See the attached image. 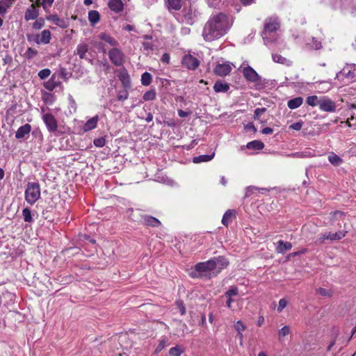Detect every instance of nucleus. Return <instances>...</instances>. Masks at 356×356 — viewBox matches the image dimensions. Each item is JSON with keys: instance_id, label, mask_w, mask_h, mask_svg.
Instances as JSON below:
<instances>
[{"instance_id": "obj_27", "label": "nucleus", "mask_w": 356, "mask_h": 356, "mask_svg": "<svg viewBox=\"0 0 356 356\" xmlns=\"http://www.w3.org/2000/svg\"><path fill=\"white\" fill-rule=\"evenodd\" d=\"M229 89V85L227 83H223L222 81H217L214 86L213 90L216 92H226Z\"/></svg>"}, {"instance_id": "obj_60", "label": "nucleus", "mask_w": 356, "mask_h": 356, "mask_svg": "<svg viewBox=\"0 0 356 356\" xmlns=\"http://www.w3.org/2000/svg\"><path fill=\"white\" fill-rule=\"evenodd\" d=\"M153 120V115L151 113H148L145 118V121L147 122H150Z\"/></svg>"}, {"instance_id": "obj_33", "label": "nucleus", "mask_w": 356, "mask_h": 356, "mask_svg": "<svg viewBox=\"0 0 356 356\" xmlns=\"http://www.w3.org/2000/svg\"><path fill=\"white\" fill-rule=\"evenodd\" d=\"M264 147V143L260 140H253L247 145L248 149H253L257 150L262 149Z\"/></svg>"}, {"instance_id": "obj_22", "label": "nucleus", "mask_w": 356, "mask_h": 356, "mask_svg": "<svg viewBox=\"0 0 356 356\" xmlns=\"http://www.w3.org/2000/svg\"><path fill=\"white\" fill-rule=\"evenodd\" d=\"M46 19L53 22L60 28H66L67 24L63 19L60 18L57 15H49L46 16Z\"/></svg>"}, {"instance_id": "obj_19", "label": "nucleus", "mask_w": 356, "mask_h": 356, "mask_svg": "<svg viewBox=\"0 0 356 356\" xmlns=\"http://www.w3.org/2000/svg\"><path fill=\"white\" fill-rule=\"evenodd\" d=\"M88 50V44L85 42H81L77 45L75 54L78 55L81 59H86V53Z\"/></svg>"}, {"instance_id": "obj_18", "label": "nucleus", "mask_w": 356, "mask_h": 356, "mask_svg": "<svg viewBox=\"0 0 356 356\" xmlns=\"http://www.w3.org/2000/svg\"><path fill=\"white\" fill-rule=\"evenodd\" d=\"M99 116L97 115L87 120L83 126V131L87 132L95 129L97 126Z\"/></svg>"}, {"instance_id": "obj_48", "label": "nucleus", "mask_w": 356, "mask_h": 356, "mask_svg": "<svg viewBox=\"0 0 356 356\" xmlns=\"http://www.w3.org/2000/svg\"><path fill=\"white\" fill-rule=\"evenodd\" d=\"M234 328H235V330L238 332V333H240V332H243V331L245 330L246 327H245V325L243 323V322H242L241 321H238L234 324Z\"/></svg>"}, {"instance_id": "obj_15", "label": "nucleus", "mask_w": 356, "mask_h": 356, "mask_svg": "<svg viewBox=\"0 0 356 356\" xmlns=\"http://www.w3.org/2000/svg\"><path fill=\"white\" fill-rule=\"evenodd\" d=\"M143 223L148 227H157L161 225V222L156 218L145 215L142 216Z\"/></svg>"}, {"instance_id": "obj_55", "label": "nucleus", "mask_w": 356, "mask_h": 356, "mask_svg": "<svg viewBox=\"0 0 356 356\" xmlns=\"http://www.w3.org/2000/svg\"><path fill=\"white\" fill-rule=\"evenodd\" d=\"M191 112L184 111L183 110H178V115L180 118H186L190 115Z\"/></svg>"}, {"instance_id": "obj_21", "label": "nucleus", "mask_w": 356, "mask_h": 356, "mask_svg": "<svg viewBox=\"0 0 356 356\" xmlns=\"http://www.w3.org/2000/svg\"><path fill=\"white\" fill-rule=\"evenodd\" d=\"M109 8L116 13H120L124 9V4L122 0H110L108 3Z\"/></svg>"}, {"instance_id": "obj_8", "label": "nucleus", "mask_w": 356, "mask_h": 356, "mask_svg": "<svg viewBox=\"0 0 356 356\" xmlns=\"http://www.w3.org/2000/svg\"><path fill=\"white\" fill-rule=\"evenodd\" d=\"M336 103L331 99L326 97L320 98L319 109L325 112H334L336 111Z\"/></svg>"}, {"instance_id": "obj_30", "label": "nucleus", "mask_w": 356, "mask_h": 356, "mask_svg": "<svg viewBox=\"0 0 356 356\" xmlns=\"http://www.w3.org/2000/svg\"><path fill=\"white\" fill-rule=\"evenodd\" d=\"M100 19V15L97 10H90L88 12V20L91 25H95L99 22Z\"/></svg>"}, {"instance_id": "obj_17", "label": "nucleus", "mask_w": 356, "mask_h": 356, "mask_svg": "<svg viewBox=\"0 0 356 356\" xmlns=\"http://www.w3.org/2000/svg\"><path fill=\"white\" fill-rule=\"evenodd\" d=\"M38 15V10L35 8L34 6H30L25 11L24 19L26 21L33 20L37 19Z\"/></svg>"}, {"instance_id": "obj_12", "label": "nucleus", "mask_w": 356, "mask_h": 356, "mask_svg": "<svg viewBox=\"0 0 356 356\" xmlns=\"http://www.w3.org/2000/svg\"><path fill=\"white\" fill-rule=\"evenodd\" d=\"M243 74L245 79L250 82H257L260 79L257 72L250 66L243 68Z\"/></svg>"}, {"instance_id": "obj_13", "label": "nucleus", "mask_w": 356, "mask_h": 356, "mask_svg": "<svg viewBox=\"0 0 356 356\" xmlns=\"http://www.w3.org/2000/svg\"><path fill=\"white\" fill-rule=\"evenodd\" d=\"M232 67L229 63L217 64L213 69V72L219 76H225L230 74Z\"/></svg>"}, {"instance_id": "obj_47", "label": "nucleus", "mask_w": 356, "mask_h": 356, "mask_svg": "<svg viewBox=\"0 0 356 356\" xmlns=\"http://www.w3.org/2000/svg\"><path fill=\"white\" fill-rule=\"evenodd\" d=\"M51 74V70L49 69H43L38 72V76L40 79H45Z\"/></svg>"}, {"instance_id": "obj_23", "label": "nucleus", "mask_w": 356, "mask_h": 356, "mask_svg": "<svg viewBox=\"0 0 356 356\" xmlns=\"http://www.w3.org/2000/svg\"><path fill=\"white\" fill-rule=\"evenodd\" d=\"M31 131V126L29 124H25L21 126L15 133V138L17 139H21L24 138L26 135L29 134Z\"/></svg>"}, {"instance_id": "obj_37", "label": "nucleus", "mask_w": 356, "mask_h": 356, "mask_svg": "<svg viewBox=\"0 0 356 356\" xmlns=\"http://www.w3.org/2000/svg\"><path fill=\"white\" fill-rule=\"evenodd\" d=\"M306 102L308 105L311 106H320V98H318L316 95H312L307 97L306 99Z\"/></svg>"}, {"instance_id": "obj_43", "label": "nucleus", "mask_w": 356, "mask_h": 356, "mask_svg": "<svg viewBox=\"0 0 356 356\" xmlns=\"http://www.w3.org/2000/svg\"><path fill=\"white\" fill-rule=\"evenodd\" d=\"M169 353L171 356H181V355L183 353V350L180 348V347L176 346L170 349Z\"/></svg>"}, {"instance_id": "obj_31", "label": "nucleus", "mask_w": 356, "mask_h": 356, "mask_svg": "<svg viewBox=\"0 0 356 356\" xmlns=\"http://www.w3.org/2000/svg\"><path fill=\"white\" fill-rule=\"evenodd\" d=\"M215 153H212L211 154H204L200 155L198 156H195L193 158V162L195 163H199L202 162H208L210 161L214 157Z\"/></svg>"}, {"instance_id": "obj_25", "label": "nucleus", "mask_w": 356, "mask_h": 356, "mask_svg": "<svg viewBox=\"0 0 356 356\" xmlns=\"http://www.w3.org/2000/svg\"><path fill=\"white\" fill-rule=\"evenodd\" d=\"M292 248V244L290 242H284L282 240H280L277 242V246L276 250L278 253L284 254L286 251L290 250Z\"/></svg>"}, {"instance_id": "obj_14", "label": "nucleus", "mask_w": 356, "mask_h": 356, "mask_svg": "<svg viewBox=\"0 0 356 356\" xmlns=\"http://www.w3.org/2000/svg\"><path fill=\"white\" fill-rule=\"evenodd\" d=\"M60 84L59 78L54 74L50 79L44 83V88L49 91H53Z\"/></svg>"}, {"instance_id": "obj_4", "label": "nucleus", "mask_w": 356, "mask_h": 356, "mask_svg": "<svg viewBox=\"0 0 356 356\" xmlns=\"http://www.w3.org/2000/svg\"><path fill=\"white\" fill-rule=\"evenodd\" d=\"M347 233V231H339L334 233L325 232L319 236V237L316 241V243L322 245L325 243L326 240H330L331 241H339L341 238H344L346 236Z\"/></svg>"}, {"instance_id": "obj_5", "label": "nucleus", "mask_w": 356, "mask_h": 356, "mask_svg": "<svg viewBox=\"0 0 356 356\" xmlns=\"http://www.w3.org/2000/svg\"><path fill=\"white\" fill-rule=\"evenodd\" d=\"M27 39L29 41H34L37 44H47L50 42L51 39V33L49 30H43L40 34L35 35H28Z\"/></svg>"}, {"instance_id": "obj_35", "label": "nucleus", "mask_w": 356, "mask_h": 356, "mask_svg": "<svg viewBox=\"0 0 356 356\" xmlns=\"http://www.w3.org/2000/svg\"><path fill=\"white\" fill-rule=\"evenodd\" d=\"M328 161L335 166L339 165L342 163V159L336 154L332 153L328 156Z\"/></svg>"}, {"instance_id": "obj_58", "label": "nucleus", "mask_w": 356, "mask_h": 356, "mask_svg": "<svg viewBox=\"0 0 356 356\" xmlns=\"http://www.w3.org/2000/svg\"><path fill=\"white\" fill-rule=\"evenodd\" d=\"M31 6H34L35 8H39L42 6V1L41 0H35V3H32Z\"/></svg>"}, {"instance_id": "obj_52", "label": "nucleus", "mask_w": 356, "mask_h": 356, "mask_svg": "<svg viewBox=\"0 0 356 356\" xmlns=\"http://www.w3.org/2000/svg\"><path fill=\"white\" fill-rule=\"evenodd\" d=\"M129 97V92L127 90H124L119 92V94L118 95V99L119 101H124L125 99H127Z\"/></svg>"}, {"instance_id": "obj_11", "label": "nucleus", "mask_w": 356, "mask_h": 356, "mask_svg": "<svg viewBox=\"0 0 356 356\" xmlns=\"http://www.w3.org/2000/svg\"><path fill=\"white\" fill-rule=\"evenodd\" d=\"M280 28V22L277 17H270L265 21L264 31L273 33Z\"/></svg>"}, {"instance_id": "obj_53", "label": "nucleus", "mask_w": 356, "mask_h": 356, "mask_svg": "<svg viewBox=\"0 0 356 356\" xmlns=\"http://www.w3.org/2000/svg\"><path fill=\"white\" fill-rule=\"evenodd\" d=\"M302 121H299V122H296L292 124H291L289 126V129H293V130H296V131H299L302 129Z\"/></svg>"}, {"instance_id": "obj_44", "label": "nucleus", "mask_w": 356, "mask_h": 356, "mask_svg": "<svg viewBox=\"0 0 356 356\" xmlns=\"http://www.w3.org/2000/svg\"><path fill=\"white\" fill-rule=\"evenodd\" d=\"M38 52L36 49H33L31 47H29L25 52V56L27 58L31 59L36 56L38 55Z\"/></svg>"}, {"instance_id": "obj_46", "label": "nucleus", "mask_w": 356, "mask_h": 356, "mask_svg": "<svg viewBox=\"0 0 356 356\" xmlns=\"http://www.w3.org/2000/svg\"><path fill=\"white\" fill-rule=\"evenodd\" d=\"M266 111V108H257L254 111V119L255 120H259L261 115Z\"/></svg>"}, {"instance_id": "obj_59", "label": "nucleus", "mask_w": 356, "mask_h": 356, "mask_svg": "<svg viewBox=\"0 0 356 356\" xmlns=\"http://www.w3.org/2000/svg\"><path fill=\"white\" fill-rule=\"evenodd\" d=\"M241 3L244 6H248L252 3L254 0H240Z\"/></svg>"}, {"instance_id": "obj_63", "label": "nucleus", "mask_w": 356, "mask_h": 356, "mask_svg": "<svg viewBox=\"0 0 356 356\" xmlns=\"http://www.w3.org/2000/svg\"><path fill=\"white\" fill-rule=\"evenodd\" d=\"M356 332V325L353 328L352 330V332H351V335L349 338V341L352 339L353 336L354 335V334Z\"/></svg>"}, {"instance_id": "obj_61", "label": "nucleus", "mask_w": 356, "mask_h": 356, "mask_svg": "<svg viewBox=\"0 0 356 356\" xmlns=\"http://www.w3.org/2000/svg\"><path fill=\"white\" fill-rule=\"evenodd\" d=\"M332 216L334 218H337V216H343V213L340 211H335L332 213Z\"/></svg>"}, {"instance_id": "obj_16", "label": "nucleus", "mask_w": 356, "mask_h": 356, "mask_svg": "<svg viewBox=\"0 0 356 356\" xmlns=\"http://www.w3.org/2000/svg\"><path fill=\"white\" fill-rule=\"evenodd\" d=\"M236 212L234 209H228L223 215L222 218V223L226 227H228L229 225L233 221V220L236 218Z\"/></svg>"}, {"instance_id": "obj_6", "label": "nucleus", "mask_w": 356, "mask_h": 356, "mask_svg": "<svg viewBox=\"0 0 356 356\" xmlns=\"http://www.w3.org/2000/svg\"><path fill=\"white\" fill-rule=\"evenodd\" d=\"M181 63L184 67L193 71L195 70L200 64V61L190 54L184 55L181 58Z\"/></svg>"}, {"instance_id": "obj_28", "label": "nucleus", "mask_w": 356, "mask_h": 356, "mask_svg": "<svg viewBox=\"0 0 356 356\" xmlns=\"http://www.w3.org/2000/svg\"><path fill=\"white\" fill-rule=\"evenodd\" d=\"M15 0H0V15H4L7 13L8 8L13 6Z\"/></svg>"}, {"instance_id": "obj_1", "label": "nucleus", "mask_w": 356, "mask_h": 356, "mask_svg": "<svg viewBox=\"0 0 356 356\" xmlns=\"http://www.w3.org/2000/svg\"><path fill=\"white\" fill-rule=\"evenodd\" d=\"M231 26L229 16L219 13L209 17L203 28L202 35L206 42H212L227 34Z\"/></svg>"}, {"instance_id": "obj_45", "label": "nucleus", "mask_w": 356, "mask_h": 356, "mask_svg": "<svg viewBox=\"0 0 356 356\" xmlns=\"http://www.w3.org/2000/svg\"><path fill=\"white\" fill-rule=\"evenodd\" d=\"M54 0H42V6L43 9L47 13L49 9L52 6Z\"/></svg>"}, {"instance_id": "obj_42", "label": "nucleus", "mask_w": 356, "mask_h": 356, "mask_svg": "<svg viewBox=\"0 0 356 356\" xmlns=\"http://www.w3.org/2000/svg\"><path fill=\"white\" fill-rule=\"evenodd\" d=\"M290 333V327L288 325H285L282 327L280 330L278 331V337L279 339L281 340L282 338L287 336Z\"/></svg>"}, {"instance_id": "obj_38", "label": "nucleus", "mask_w": 356, "mask_h": 356, "mask_svg": "<svg viewBox=\"0 0 356 356\" xmlns=\"http://www.w3.org/2000/svg\"><path fill=\"white\" fill-rule=\"evenodd\" d=\"M22 216L24 220L26 222H33V217L31 214V211L29 208L26 207L22 210Z\"/></svg>"}, {"instance_id": "obj_7", "label": "nucleus", "mask_w": 356, "mask_h": 356, "mask_svg": "<svg viewBox=\"0 0 356 356\" xmlns=\"http://www.w3.org/2000/svg\"><path fill=\"white\" fill-rule=\"evenodd\" d=\"M42 120L49 132L54 133L57 131L58 122L53 114L50 113L44 114Z\"/></svg>"}, {"instance_id": "obj_34", "label": "nucleus", "mask_w": 356, "mask_h": 356, "mask_svg": "<svg viewBox=\"0 0 356 356\" xmlns=\"http://www.w3.org/2000/svg\"><path fill=\"white\" fill-rule=\"evenodd\" d=\"M168 341V339H167V337H163L159 341V344L157 345L156 348H155L154 354L157 355L161 351H162L167 346Z\"/></svg>"}, {"instance_id": "obj_40", "label": "nucleus", "mask_w": 356, "mask_h": 356, "mask_svg": "<svg viewBox=\"0 0 356 356\" xmlns=\"http://www.w3.org/2000/svg\"><path fill=\"white\" fill-rule=\"evenodd\" d=\"M177 308L179 309V313L181 316H184L186 313V309L184 301L181 300H177L175 302Z\"/></svg>"}, {"instance_id": "obj_56", "label": "nucleus", "mask_w": 356, "mask_h": 356, "mask_svg": "<svg viewBox=\"0 0 356 356\" xmlns=\"http://www.w3.org/2000/svg\"><path fill=\"white\" fill-rule=\"evenodd\" d=\"M273 129L270 127H265L261 130L263 134H272Z\"/></svg>"}, {"instance_id": "obj_54", "label": "nucleus", "mask_w": 356, "mask_h": 356, "mask_svg": "<svg viewBox=\"0 0 356 356\" xmlns=\"http://www.w3.org/2000/svg\"><path fill=\"white\" fill-rule=\"evenodd\" d=\"M170 55L167 53H165L163 54L161 60L164 63L168 64L170 62Z\"/></svg>"}, {"instance_id": "obj_10", "label": "nucleus", "mask_w": 356, "mask_h": 356, "mask_svg": "<svg viewBox=\"0 0 356 356\" xmlns=\"http://www.w3.org/2000/svg\"><path fill=\"white\" fill-rule=\"evenodd\" d=\"M238 293V289L236 286H231L229 289L225 293L224 296L227 298L226 306L229 309H232V304L235 301L234 297L237 296Z\"/></svg>"}, {"instance_id": "obj_20", "label": "nucleus", "mask_w": 356, "mask_h": 356, "mask_svg": "<svg viewBox=\"0 0 356 356\" xmlns=\"http://www.w3.org/2000/svg\"><path fill=\"white\" fill-rule=\"evenodd\" d=\"M99 38L102 40L108 43L110 46L113 47V48L117 47L119 45L118 40L106 33H101L99 35Z\"/></svg>"}, {"instance_id": "obj_36", "label": "nucleus", "mask_w": 356, "mask_h": 356, "mask_svg": "<svg viewBox=\"0 0 356 356\" xmlns=\"http://www.w3.org/2000/svg\"><path fill=\"white\" fill-rule=\"evenodd\" d=\"M152 81V76L149 72H144L141 76V83L143 86H147L151 84Z\"/></svg>"}, {"instance_id": "obj_9", "label": "nucleus", "mask_w": 356, "mask_h": 356, "mask_svg": "<svg viewBox=\"0 0 356 356\" xmlns=\"http://www.w3.org/2000/svg\"><path fill=\"white\" fill-rule=\"evenodd\" d=\"M216 268V261L213 259H210L205 262H200L195 265V270L200 273L213 270Z\"/></svg>"}, {"instance_id": "obj_64", "label": "nucleus", "mask_w": 356, "mask_h": 356, "mask_svg": "<svg viewBox=\"0 0 356 356\" xmlns=\"http://www.w3.org/2000/svg\"><path fill=\"white\" fill-rule=\"evenodd\" d=\"M83 3L86 6H90V4L92 3V0H84Z\"/></svg>"}, {"instance_id": "obj_50", "label": "nucleus", "mask_w": 356, "mask_h": 356, "mask_svg": "<svg viewBox=\"0 0 356 356\" xmlns=\"http://www.w3.org/2000/svg\"><path fill=\"white\" fill-rule=\"evenodd\" d=\"M214 259L216 260V262H218L220 264V265L222 266V268H226L229 264V261L224 257L220 256L218 258H216Z\"/></svg>"}, {"instance_id": "obj_51", "label": "nucleus", "mask_w": 356, "mask_h": 356, "mask_svg": "<svg viewBox=\"0 0 356 356\" xmlns=\"http://www.w3.org/2000/svg\"><path fill=\"white\" fill-rule=\"evenodd\" d=\"M94 145L97 147H102L105 145L106 140L103 137L95 138L93 141Z\"/></svg>"}, {"instance_id": "obj_39", "label": "nucleus", "mask_w": 356, "mask_h": 356, "mask_svg": "<svg viewBox=\"0 0 356 356\" xmlns=\"http://www.w3.org/2000/svg\"><path fill=\"white\" fill-rule=\"evenodd\" d=\"M45 20L44 18H37L36 20L33 23V29L35 30H40L44 26Z\"/></svg>"}, {"instance_id": "obj_24", "label": "nucleus", "mask_w": 356, "mask_h": 356, "mask_svg": "<svg viewBox=\"0 0 356 356\" xmlns=\"http://www.w3.org/2000/svg\"><path fill=\"white\" fill-rule=\"evenodd\" d=\"M183 0H167L166 6L170 12L179 10L182 7Z\"/></svg>"}, {"instance_id": "obj_62", "label": "nucleus", "mask_w": 356, "mask_h": 356, "mask_svg": "<svg viewBox=\"0 0 356 356\" xmlns=\"http://www.w3.org/2000/svg\"><path fill=\"white\" fill-rule=\"evenodd\" d=\"M314 45L316 49H319L322 47L321 43L320 42H316Z\"/></svg>"}, {"instance_id": "obj_29", "label": "nucleus", "mask_w": 356, "mask_h": 356, "mask_svg": "<svg viewBox=\"0 0 356 356\" xmlns=\"http://www.w3.org/2000/svg\"><path fill=\"white\" fill-rule=\"evenodd\" d=\"M303 102L301 97H295L288 101L287 106L290 109H296L300 106Z\"/></svg>"}, {"instance_id": "obj_26", "label": "nucleus", "mask_w": 356, "mask_h": 356, "mask_svg": "<svg viewBox=\"0 0 356 356\" xmlns=\"http://www.w3.org/2000/svg\"><path fill=\"white\" fill-rule=\"evenodd\" d=\"M272 58L274 62L280 63V64H282V65H284L286 66H290L292 64V62L289 59L282 56L281 54H277V53L273 54Z\"/></svg>"}, {"instance_id": "obj_57", "label": "nucleus", "mask_w": 356, "mask_h": 356, "mask_svg": "<svg viewBox=\"0 0 356 356\" xmlns=\"http://www.w3.org/2000/svg\"><path fill=\"white\" fill-rule=\"evenodd\" d=\"M264 322V317L263 316H259L257 323V325L259 327H261L263 325Z\"/></svg>"}, {"instance_id": "obj_49", "label": "nucleus", "mask_w": 356, "mask_h": 356, "mask_svg": "<svg viewBox=\"0 0 356 356\" xmlns=\"http://www.w3.org/2000/svg\"><path fill=\"white\" fill-rule=\"evenodd\" d=\"M288 302L285 298H282L279 300V304L277 307V312H281L287 305Z\"/></svg>"}, {"instance_id": "obj_3", "label": "nucleus", "mask_w": 356, "mask_h": 356, "mask_svg": "<svg viewBox=\"0 0 356 356\" xmlns=\"http://www.w3.org/2000/svg\"><path fill=\"white\" fill-rule=\"evenodd\" d=\"M108 56L111 63L115 66L121 67L125 63V55L119 48L111 49L108 52Z\"/></svg>"}, {"instance_id": "obj_41", "label": "nucleus", "mask_w": 356, "mask_h": 356, "mask_svg": "<svg viewBox=\"0 0 356 356\" xmlns=\"http://www.w3.org/2000/svg\"><path fill=\"white\" fill-rule=\"evenodd\" d=\"M316 293L322 296L325 297H331L333 294V292L330 289H327L324 288H318L316 290Z\"/></svg>"}, {"instance_id": "obj_32", "label": "nucleus", "mask_w": 356, "mask_h": 356, "mask_svg": "<svg viewBox=\"0 0 356 356\" xmlns=\"http://www.w3.org/2000/svg\"><path fill=\"white\" fill-rule=\"evenodd\" d=\"M156 98V91L155 88H151L145 92L143 96L144 101H153Z\"/></svg>"}, {"instance_id": "obj_2", "label": "nucleus", "mask_w": 356, "mask_h": 356, "mask_svg": "<svg viewBox=\"0 0 356 356\" xmlns=\"http://www.w3.org/2000/svg\"><path fill=\"white\" fill-rule=\"evenodd\" d=\"M40 186L38 182H29L24 192L25 200L29 204H34L40 198Z\"/></svg>"}]
</instances>
